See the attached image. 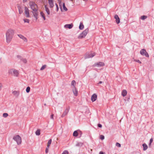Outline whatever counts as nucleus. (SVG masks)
Returning a JSON list of instances; mask_svg holds the SVG:
<instances>
[{"instance_id":"nucleus-1","label":"nucleus","mask_w":154,"mask_h":154,"mask_svg":"<svg viewBox=\"0 0 154 154\" xmlns=\"http://www.w3.org/2000/svg\"><path fill=\"white\" fill-rule=\"evenodd\" d=\"M14 33L15 30L13 29H9L6 31L5 33V36L7 44H9L10 43Z\"/></svg>"},{"instance_id":"nucleus-13","label":"nucleus","mask_w":154,"mask_h":154,"mask_svg":"<svg viewBox=\"0 0 154 154\" xmlns=\"http://www.w3.org/2000/svg\"><path fill=\"white\" fill-rule=\"evenodd\" d=\"M18 36L20 38L23 40L25 42H27V38L21 34L18 35Z\"/></svg>"},{"instance_id":"nucleus-18","label":"nucleus","mask_w":154,"mask_h":154,"mask_svg":"<svg viewBox=\"0 0 154 154\" xmlns=\"http://www.w3.org/2000/svg\"><path fill=\"white\" fill-rule=\"evenodd\" d=\"M73 26L72 24H66L64 25V27L66 28H68L69 29H71Z\"/></svg>"},{"instance_id":"nucleus-7","label":"nucleus","mask_w":154,"mask_h":154,"mask_svg":"<svg viewBox=\"0 0 154 154\" xmlns=\"http://www.w3.org/2000/svg\"><path fill=\"white\" fill-rule=\"evenodd\" d=\"M95 55V53H89L87 54H86L85 56V58H91L93 57Z\"/></svg>"},{"instance_id":"nucleus-14","label":"nucleus","mask_w":154,"mask_h":154,"mask_svg":"<svg viewBox=\"0 0 154 154\" xmlns=\"http://www.w3.org/2000/svg\"><path fill=\"white\" fill-rule=\"evenodd\" d=\"M114 18L116 19V22L117 24H119L120 22V19L118 15L116 14L114 16Z\"/></svg>"},{"instance_id":"nucleus-15","label":"nucleus","mask_w":154,"mask_h":154,"mask_svg":"<svg viewBox=\"0 0 154 154\" xmlns=\"http://www.w3.org/2000/svg\"><path fill=\"white\" fill-rule=\"evenodd\" d=\"M69 111V109L68 108H66V109L65 110L64 112L63 113V114H62L61 116V117H63L64 116H65L67 114H68V112Z\"/></svg>"},{"instance_id":"nucleus-29","label":"nucleus","mask_w":154,"mask_h":154,"mask_svg":"<svg viewBox=\"0 0 154 154\" xmlns=\"http://www.w3.org/2000/svg\"><path fill=\"white\" fill-rule=\"evenodd\" d=\"M23 20L25 23H29V20L27 19H24Z\"/></svg>"},{"instance_id":"nucleus-22","label":"nucleus","mask_w":154,"mask_h":154,"mask_svg":"<svg viewBox=\"0 0 154 154\" xmlns=\"http://www.w3.org/2000/svg\"><path fill=\"white\" fill-rule=\"evenodd\" d=\"M45 10L47 12L48 15H49L50 14V12L49 8L47 7L46 6H45Z\"/></svg>"},{"instance_id":"nucleus-30","label":"nucleus","mask_w":154,"mask_h":154,"mask_svg":"<svg viewBox=\"0 0 154 154\" xmlns=\"http://www.w3.org/2000/svg\"><path fill=\"white\" fill-rule=\"evenodd\" d=\"M8 113H4L3 114V116L4 118H6L8 117Z\"/></svg>"},{"instance_id":"nucleus-3","label":"nucleus","mask_w":154,"mask_h":154,"mask_svg":"<svg viewBox=\"0 0 154 154\" xmlns=\"http://www.w3.org/2000/svg\"><path fill=\"white\" fill-rule=\"evenodd\" d=\"M8 72L9 74L15 77L18 76L19 74L18 71L14 69H9Z\"/></svg>"},{"instance_id":"nucleus-4","label":"nucleus","mask_w":154,"mask_h":154,"mask_svg":"<svg viewBox=\"0 0 154 154\" xmlns=\"http://www.w3.org/2000/svg\"><path fill=\"white\" fill-rule=\"evenodd\" d=\"M89 31V29L87 28L85 29L78 36V38L79 39H82L84 38Z\"/></svg>"},{"instance_id":"nucleus-49","label":"nucleus","mask_w":154,"mask_h":154,"mask_svg":"<svg viewBox=\"0 0 154 154\" xmlns=\"http://www.w3.org/2000/svg\"><path fill=\"white\" fill-rule=\"evenodd\" d=\"M69 1H73L74 0H69Z\"/></svg>"},{"instance_id":"nucleus-48","label":"nucleus","mask_w":154,"mask_h":154,"mask_svg":"<svg viewBox=\"0 0 154 154\" xmlns=\"http://www.w3.org/2000/svg\"><path fill=\"white\" fill-rule=\"evenodd\" d=\"M102 83V82L101 81H100L99 82V84H101V83Z\"/></svg>"},{"instance_id":"nucleus-9","label":"nucleus","mask_w":154,"mask_h":154,"mask_svg":"<svg viewBox=\"0 0 154 154\" xmlns=\"http://www.w3.org/2000/svg\"><path fill=\"white\" fill-rule=\"evenodd\" d=\"M105 65L104 63L101 62H97L95 63L93 65V66L94 67H101V66H104Z\"/></svg>"},{"instance_id":"nucleus-5","label":"nucleus","mask_w":154,"mask_h":154,"mask_svg":"<svg viewBox=\"0 0 154 154\" xmlns=\"http://www.w3.org/2000/svg\"><path fill=\"white\" fill-rule=\"evenodd\" d=\"M13 139L16 142L18 145L21 144L22 142L21 138L20 137L19 135H17L14 136Z\"/></svg>"},{"instance_id":"nucleus-6","label":"nucleus","mask_w":154,"mask_h":154,"mask_svg":"<svg viewBox=\"0 0 154 154\" xmlns=\"http://www.w3.org/2000/svg\"><path fill=\"white\" fill-rule=\"evenodd\" d=\"M59 5L61 11H66L68 10L67 8L65 6L64 3H63V4H62L61 2L60 4H59Z\"/></svg>"},{"instance_id":"nucleus-34","label":"nucleus","mask_w":154,"mask_h":154,"mask_svg":"<svg viewBox=\"0 0 154 154\" xmlns=\"http://www.w3.org/2000/svg\"><path fill=\"white\" fill-rule=\"evenodd\" d=\"M3 85L2 83L0 82V91L2 90L3 88Z\"/></svg>"},{"instance_id":"nucleus-24","label":"nucleus","mask_w":154,"mask_h":154,"mask_svg":"<svg viewBox=\"0 0 154 154\" xmlns=\"http://www.w3.org/2000/svg\"><path fill=\"white\" fill-rule=\"evenodd\" d=\"M75 84H76V82H75V81L73 80L72 82L71 85L72 86V88L75 87Z\"/></svg>"},{"instance_id":"nucleus-42","label":"nucleus","mask_w":154,"mask_h":154,"mask_svg":"<svg viewBox=\"0 0 154 154\" xmlns=\"http://www.w3.org/2000/svg\"><path fill=\"white\" fill-rule=\"evenodd\" d=\"M99 154H105V153L102 151H100L99 152Z\"/></svg>"},{"instance_id":"nucleus-2","label":"nucleus","mask_w":154,"mask_h":154,"mask_svg":"<svg viewBox=\"0 0 154 154\" xmlns=\"http://www.w3.org/2000/svg\"><path fill=\"white\" fill-rule=\"evenodd\" d=\"M29 5L30 7L32 10V12L35 18V20H37L38 19V12L37 11L38 7L37 5L34 2L32 1L29 2Z\"/></svg>"},{"instance_id":"nucleus-12","label":"nucleus","mask_w":154,"mask_h":154,"mask_svg":"<svg viewBox=\"0 0 154 154\" xmlns=\"http://www.w3.org/2000/svg\"><path fill=\"white\" fill-rule=\"evenodd\" d=\"M72 90L74 95L76 96H77L78 94V91L76 87L72 88Z\"/></svg>"},{"instance_id":"nucleus-45","label":"nucleus","mask_w":154,"mask_h":154,"mask_svg":"<svg viewBox=\"0 0 154 154\" xmlns=\"http://www.w3.org/2000/svg\"><path fill=\"white\" fill-rule=\"evenodd\" d=\"M23 0V2L25 3V2H26L28 0Z\"/></svg>"},{"instance_id":"nucleus-21","label":"nucleus","mask_w":154,"mask_h":154,"mask_svg":"<svg viewBox=\"0 0 154 154\" xmlns=\"http://www.w3.org/2000/svg\"><path fill=\"white\" fill-rule=\"evenodd\" d=\"M40 14L41 17L43 18V20H45V17L44 14L42 12H41Z\"/></svg>"},{"instance_id":"nucleus-37","label":"nucleus","mask_w":154,"mask_h":154,"mask_svg":"<svg viewBox=\"0 0 154 154\" xmlns=\"http://www.w3.org/2000/svg\"><path fill=\"white\" fill-rule=\"evenodd\" d=\"M62 154H68V152L67 151L65 150L63 151Z\"/></svg>"},{"instance_id":"nucleus-39","label":"nucleus","mask_w":154,"mask_h":154,"mask_svg":"<svg viewBox=\"0 0 154 154\" xmlns=\"http://www.w3.org/2000/svg\"><path fill=\"white\" fill-rule=\"evenodd\" d=\"M153 139L152 138H151L150 139V143H149V145H150L151 143H152V142L153 141Z\"/></svg>"},{"instance_id":"nucleus-44","label":"nucleus","mask_w":154,"mask_h":154,"mask_svg":"<svg viewBox=\"0 0 154 154\" xmlns=\"http://www.w3.org/2000/svg\"><path fill=\"white\" fill-rule=\"evenodd\" d=\"M59 4H60L62 0H57Z\"/></svg>"},{"instance_id":"nucleus-32","label":"nucleus","mask_w":154,"mask_h":154,"mask_svg":"<svg viewBox=\"0 0 154 154\" xmlns=\"http://www.w3.org/2000/svg\"><path fill=\"white\" fill-rule=\"evenodd\" d=\"M55 5L56 6V11L57 12L58 11L59 9V7L58 6L57 4L56 3H55Z\"/></svg>"},{"instance_id":"nucleus-51","label":"nucleus","mask_w":154,"mask_h":154,"mask_svg":"<svg viewBox=\"0 0 154 154\" xmlns=\"http://www.w3.org/2000/svg\"><path fill=\"white\" fill-rule=\"evenodd\" d=\"M39 135L40 134V131H39Z\"/></svg>"},{"instance_id":"nucleus-31","label":"nucleus","mask_w":154,"mask_h":154,"mask_svg":"<svg viewBox=\"0 0 154 154\" xmlns=\"http://www.w3.org/2000/svg\"><path fill=\"white\" fill-rule=\"evenodd\" d=\"M30 88L29 87H27L26 89V91L27 93H29L30 90Z\"/></svg>"},{"instance_id":"nucleus-38","label":"nucleus","mask_w":154,"mask_h":154,"mask_svg":"<svg viewBox=\"0 0 154 154\" xmlns=\"http://www.w3.org/2000/svg\"><path fill=\"white\" fill-rule=\"evenodd\" d=\"M134 61L137 62H138L140 63H141V62L138 60H134Z\"/></svg>"},{"instance_id":"nucleus-23","label":"nucleus","mask_w":154,"mask_h":154,"mask_svg":"<svg viewBox=\"0 0 154 154\" xmlns=\"http://www.w3.org/2000/svg\"><path fill=\"white\" fill-rule=\"evenodd\" d=\"M143 150H146L148 148L147 145L145 143H143Z\"/></svg>"},{"instance_id":"nucleus-41","label":"nucleus","mask_w":154,"mask_h":154,"mask_svg":"<svg viewBox=\"0 0 154 154\" xmlns=\"http://www.w3.org/2000/svg\"><path fill=\"white\" fill-rule=\"evenodd\" d=\"M98 127H99L100 128H101L102 127V125L100 124H98Z\"/></svg>"},{"instance_id":"nucleus-11","label":"nucleus","mask_w":154,"mask_h":154,"mask_svg":"<svg viewBox=\"0 0 154 154\" xmlns=\"http://www.w3.org/2000/svg\"><path fill=\"white\" fill-rule=\"evenodd\" d=\"M48 1L50 8H53L54 6V0H48Z\"/></svg>"},{"instance_id":"nucleus-20","label":"nucleus","mask_w":154,"mask_h":154,"mask_svg":"<svg viewBox=\"0 0 154 154\" xmlns=\"http://www.w3.org/2000/svg\"><path fill=\"white\" fill-rule=\"evenodd\" d=\"M84 27L83 23H81L79 26V29L81 30H82L84 29Z\"/></svg>"},{"instance_id":"nucleus-17","label":"nucleus","mask_w":154,"mask_h":154,"mask_svg":"<svg viewBox=\"0 0 154 154\" xmlns=\"http://www.w3.org/2000/svg\"><path fill=\"white\" fill-rule=\"evenodd\" d=\"M97 95L95 94H94L91 96V100L92 102L95 101L97 99Z\"/></svg>"},{"instance_id":"nucleus-40","label":"nucleus","mask_w":154,"mask_h":154,"mask_svg":"<svg viewBox=\"0 0 154 154\" xmlns=\"http://www.w3.org/2000/svg\"><path fill=\"white\" fill-rule=\"evenodd\" d=\"M35 134H36V135H38V130H37L36 132H35Z\"/></svg>"},{"instance_id":"nucleus-26","label":"nucleus","mask_w":154,"mask_h":154,"mask_svg":"<svg viewBox=\"0 0 154 154\" xmlns=\"http://www.w3.org/2000/svg\"><path fill=\"white\" fill-rule=\"evenodd\" d=\"M51 142H52L51 139H50L48 140V143L47 146V147L48 148L49 147L50 145L51 144Z\"/></svg>"},{"instance_id":"nucleus-47","label":"nucleus","mask_w":154,"mask_h":154,"mask_svg":"<svg viewBox=\"0 0 154 154\" xmlns=\"http://www.w3.org/2000/svg\"><path fill=\"white\" fill-rule=\"evenodd\" d=\"M48 149H46V150H45V152H46V153H48Z\"/></svg>"},{"instance_id":"nucleus-46","label":"nucleus","mask_w":154,"mask_h":154,"mask_svg":"<svg viewBox=\"0 0 154 154\" xmlns=\"http://www.w3.org/2000/svg\"><path fill=\"white\" fill-rule=\"evenodd\" d=\"M19 14H21L22 13V11H20V9H19Z\"/></svg>"},{"instance_id":"nucleus-28","label":"nucleus","mask_w":154,"mask_h":154,"mask_svg":"<svg viewBox=\"0 0 154 154\" xmlns=\"http://www.w3.org/2000/svg\"><path fill=\"white\" fill-rule=\"evenodd\" d=\"M47 66L46 65H45L43 66L42 67L40 68L41 70H42L44 69Z\"/></svg>"},{"instance_id":"nucleus-50","label":"nucleus","mask_w":154,"mask_h":154,"mask_svg":"<svg viewBox=\"0 0 154 154\" xmlns=\"http://www.w3.org/2000/svg\"><path fill=\"white\" fill-rule=\"evenodd\" d=\"M82 134V133H81V135H80V137H81Z\"/></svg>"},{"instance_id":"nucleus-36","label":"nucleus","mask_w":154,"mask_h":154,"mask_svg":"<svg viewBox=\"0 0 154 154\" xmlns=\"http://www.w3.org/2000/svg\"><path fill=\"white\" fill-rule=\"evenodd\" d=\"M116 145L119 147H121V144L118 143H116Z\"/></svg>"},{"instance_id":"nucleus-25","label":"nucleus","mask_w":154,"mask_h":154,"mask_svg":"<svg viewBox=\"0 0 154 154\" xmlns=\"http://www.w3.org/2000/svg\"><path fill=\"white\" fill-rule=\"evenodd\" d=\"M73 135L74 137H76L78 135V132L77 131H75L73 134Z\"/></svg>"},{"instance_id":"nucleus-16","label":"nucleus","mask_w":154,"mask_h":154,"mask_svg":"<svg viewBox=\"0 0 154 154\" xmlns=\"http://www.w3.org/2000/svg\"><path fill=\"white\" fill-rule=\"evenodd\" d=\"M20 93L19 91H14L12 92V94L16 97H18L19 96Z\"/></svg>"},{"instance_id":"nucleus-10","label":"nucleus","mask_w":154,"mask_h":154,"mask_svg":"<svg viewBox=\"0 0 154 154\" xmlns=\"http://www.w3.org/2000/svg\"><path fill=\"white\" fill-rule=\"evenodd\" d=\"M24 13L26 17H29V10L26 7H25V8Z\"/></svg>"},{"instance_id":"nucleus-27","label":"nucleus","mask_w":154,"mask_h":154,"mask_svg":"<svg viewBox=\"0 0 154 154\" xmlns=\"http://www.w3.org/2000/svg\"><path fill=\"white\" fill-rule=\"evenodd\" d=\"M147 16H144V15H143V16H141V19L142 20H145V19H146L147 18Z\"/></svg>"},{"instance_id":"nucleus-33","label":"nucleus","mask_w":154,"mask_h":154,"mask_svg":"<svg viewBox=\"0 0 154 154\" xmlns=\"http://www.w3.org/2000/svg\"><path fill=\"white\" fill-rule=\"evenodd\" d=\"M22 60L24 63H27V60L26 59L23 58L22 59Z\"/></svg>"},{"instance_id":"nucleus-19","label":"nucleus","mask_w":154,"mask_h":154,"mask_svg":"<svg viewBox=\"0 0 154 154\" xmlns=\"http://www.w3.org/2000/svg\"><path fill=\"white\" fill-rule=\"evenodd\" d=\"M127 92L125 90H123L122 92V95L123 97L126 96L127 95Z\"/></svg>"},{"instance_id":"nucleus-35","label":"nucleus","mask_w":154,"mask_h":154,"mask_svg":"<svg viewBox=\"0 0 154 154\" xmlns=\"http://www.w3.org/2000/svg\"><path fill=\"white\" fill-rule=\"evenodd\" d=\"M100 138L102 140H103L104 139V137L103 135H101L100 136Z\"/></svg>"},{"instance_id":"nucleus-43","label":"nucleus","mask_w":154,"mask_h":154,"mask_svg":"<svg viewBox=\"0 0 154 154\" xmlns=\"http://www.w3.org/2000/svg\"><path fill=\"white\" fill-rule=\"evenodd\" d=\"M53 116H54V115L53 114H52L51 116V118L52 119H54V118H53Z\"/></svg>"},{"instance_id":"nucleus-8","label":"nucleus","mask_w":154,"mask_h":154,"mask_svg":"<svg viewBox=\"0 0 154 154\" xmlns=\"http://www.w3.org/2000/svg\"><path fill=\"white\" fill-rule=\"evenodd\" d=\"M140 54L142 55H145L146 57H149V55L148 53L146 51V50L143 49L141 50L140 51Z\"/></svg>"}]
</instances>
